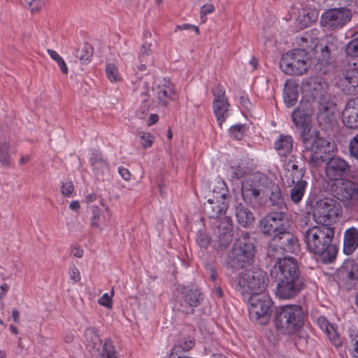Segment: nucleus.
Masks as SVG:
<instances>
[{"label":"nucleus","instance_id":"obj_1","mask_svg":"<svg viewBox=\"0 0 358 358\" xmlns=\"http://www.w3.org/2000/svg\"><path fill=\"white\" fill-rule=\"evenodd\" d=\"M304 88L310 93L303 97L299 105L292 113L294 124L300 129L303 141H308L306 137L310 131L312 117L315 107H317V118L320 121H327L334 114L335 104L331 96L327 92V84L319 77H310L304 84Z\"/></svg>","mask_w":358,"mask_h":358},{"label":"nucleus","instance_id":"obj_2","mask_svg":"<svg viewBox=\"0 0 358 358\" xmlns=\"http://www.w3.org/2000/svg\"><path fill=\"white\" fill-rule=\"evenodd\" d=\"M285 252L287 251L272 237L268 245L267 255L277 260L270 271L271 280L276 282L274 293L279 299L291 300L304 289L305 280L294 258H282Z\"/></svg>","mask_w":358,"mask_h":358},{"label":"nucleus","instance_id":"obj_3","mask_svg":"<svg viewBox=\"0 0 358 358\" xmlns=\"http://www.w3.org/2000/svg\"><path fill=\"white\" fill-rule=\"evenodd\" d=\"M302 239L310 252L319 256L322 262L328 264L336 259L337 249L333 245L334 229L327 224L303 228Z\"/></svg>","mask_w":358,"mask_h":358},{"label":"nucleus","instance_id":"obj_4","mask_svg":"<svg viewBox=\"0 0 358 358\" xmlns=\"http://www.w3.org/2000/svg\"><path fill=\"white\" fill-rule=\"evenodd\" d=\"M228 208V203L224 201L211 199L209 197L203 204V212L208 217L215 219L213 222L215 226L214 241L217 243L214 247L224 249L229 245L232 241V220L230 216H224L218 220L222 214L225 213Z\"/></svg>","mask_w":358,"mask_h":358},{"label":"nucleus","instance_id":"obj_5","mask_svg":"<svg viewBox=\"0 0 358 358\" xmlns=\"http://www.w3.org/2000/svg\"><path fill=\"white\" fill-rule=\"evenodd\" d=\"M267 273L259 268L248 269L232 278L231 285L244 298L262 293L267 286Z\"/></svg>","mask_w":358,"mask_h":358},{"label":"nucleus","instance_id":"obj_6","mask_svg":"<svg viewBox=\"0 0 358 358\" xmlns=\"http://www.w3.org/2000/svg\"><path fill=\"white\" fill-rule=\"evenodd\" d=\"M304 317V311L301 306H282L276 309L275 324L282 334H292L303 326Z\"/></svg>","mask_w":358,"mask_h":358},{"label":"nucleus","instance_id":"obj_7","mask_svg":"<svg viewBox=\"0 0 358 358\" xmlns=\"http://www.w3.org/2000/svg\"><path fill=\"white\" fill-rule=\"evenodd\" d=\"M255 253V240L248 232L241 236L234 244L232 251L226 260L227 268L236 270L250 264Z\"/></svg>","mask_w":358,"mask_h":358},{"label":"nucleus","instance_id":"obj_8","mask_svg":"<svg viewBox=\"0 0 358 358\" xmlns=\"http://www.w3.org/2000/svg\"><path fill=\"white\" fill-rule=\"evenodd\" d=\"M280 66L287 75L301 76L310 67L309 55L304 49H294L283 55Z\"/></svg>","mask_w":358,"mask_h":358},{"label":"nucleus","instance_id":"obj_9","mask_svg":"<svg viewBox=\"0 0 358 358\" xmlns=\"http://www.w3.org/2000/svg\"><path fill=\"white\" fill-rule=\"evenodd\" d=\"M248 298V313L251 320L266 324L271 313L273 301L268 295L256 294Z\"/></svg>","mask_w":358,"mask_h":358},{"label":"nucleus","instance_id":"obj_10","mask_svg":"<svg viewBox=\"0 0 358 358\" xmlns=\"http://www.w3.org/2000/svg\"><path fill=\"white\" fill-rule=\"evenodd\" d=\"M289 227L286 211L281 208L280 211H273L266 215L259 222L260 231L268 236L273 237L275 234Z\"/></svg>","mask_w":358,"mask_h":358},{"label":"nucleus","instance_id":"obj_11","mask_svg":"<svg viewBox=\"0 0 358 358\" xmlns=\"http://www.w3.org/2000/svg\"><path fill=\"white\" fill-rule=\"evenodd\" d=\"M341 206L336 200L324 198L317 201L313 209V216L318 222L327 224L336 222L341 215Z\"/></svg>","mask_w":358,"mask_h":358},{"label":"nucleus","instance_id":"obj_12","mask_svg":"<svg viewBox=\"0 0 358 358\" xmlns=\"http://www.w3.org/2000/svg\"><path fill=\"white\" fill-rule=\"evenodd\" d=\"M351 17V10L347 8H331L322 13L320 24L327 29H340L345 25Z\"/></svg>","mask_w":358,"mask_h":358},{"label":"nucleus","instance_id":"obj_13","mask_svg":"<svg viewBox=\"0 0 358 358\" xmlns=\"http://www.w3.org/2000/svg\"><path fill=\"white\" fill-rule=\"evenodd\" d=\"M178 292L179 310L187 315H192L194 308L199 306L203 299L201 292L198 288L188 287H180Z\"/></svg>","mask_w":358,"mask_h":358},{"label":"nucleus","instance_id":"obj_14","mask_svg":"<svg viewBox=\"0 0 358 358\" xmlns=\"http://www.w3.org/2000/svg\"><path fill=\"white\" fill-rule=\"evenodd\" d=\"M350 171L348 163L339 157L329 159L325 164V175L328 180V184L336 182L343 180Z\"/></svg>","mask_w":358,"mask_h":358},{"label":"nucleus","instance_id":"obj_15","mask_svg":"<svg viewBox=\"0 0 358 358\" xmlns=\"http://www.w3.org/2000/svg\"><path fill=\"white\" fill-rule=\"evenodd\" d=\"M330 191L338 200L343 202L356 201L358 199V185L349 180H337L331 183Z\"/></svg>","mask_w":358,"mask_h":358},{"label":"nucleus","instance_id":"obj_16","mask_svg":"<svg viewBox=\"0 0 358 358\" xmlns=\"http://www.w3.org/2000/svg\"><path fill=\"white\" fill-rule=\"evenodd\" d=\"M153 92L158 103L162 106H166L170 101L174 100L176 97L172 83L166 80L153 87Z\"/></svg>","mask_w":358,"mask_h":358},{"label":"nucleus","instance_id":"obj_17","mask_svg":"<svg viewBox=\"0 0 358 358\" xmlns=\"http://www.w3.org/2000/svg\"><path fill=\"white\" fill-rule=\"evenodd\" d=\"M355 63L348 64L345 71L340 78L341 85L344 87L343 89L348 93H355L358 87V71L355 68Z\"/></svg>","mask_w":358,"mask_h":358},{"label":"nucleus","instance_id":"obj_18","mask_svg":"<svg viewBox=\"0 0 358 358\" xmlns=\"http://www.w3.org/2000/svg\"><path fill=\"white\" fill-rule=\"evenodd\" d=\"M343 124L350 129H358V96L350 99L342 113Z\"/></svg>","mask_w":358,"mask_h":358},{"label":"nucleus","instance_id":"obj_19","mask_svg":"<svg viewBox=\"0 0 358 358\" xmlns=\"http://www.w3.org/2000/svg\"><path fill=\"white\" fill-rule=\"evenodd\" d=\"M286 227L284 231L275 234L273 238L289 253H293L298 249L297 238Z\"/></svg>","mask_w":358,"mask_h":358},{"label":"nucleus","instance_id":"obj_20","mask_svg":"<svg viewBox=\"0 0 358 358\" xmlns=\"http://www.w3.org/2000/svg\"><path fill=\"white\" fill-rule=\"evenodd\" d=\"M319 16V12L313 3L308 2L307 4L301 5V8L299 10L298 20L301 27H306L313 22H315Z\"/></svg>","mask_w":358,"mask_h":358},{"label":"nucleus","instance_id":"obj_21","mask_svg":"<svg viewBox=\"0 0 358 358\" xmlns=\"http://www.w3.org/2000/svg\"><path fill=\"white\" fill-rule=\"evenodd\" d=\"M241 194L245 202L254 208L259 205L260 192L257 187L249 181L243 182L241 188Z\"/></svg>","mask_w":358,"mask_h":358},{"label":"nucleus","instance_id":"obj_22","mask_svg":"<svg viewBox=\"0 0 358 358\" xmlns=\"http://www.w3.org/2000/svg\"><path fill=\"white\" fill-rule=\"evenodd\" d=\"M213 108L218 125L222 128L223 123L229 116L230 104L229 101L228 99H214Z\"/></svg>","mask_w":358,"mask_h":358},{"label":"nucleus","instance_id":"obj_23","mask_svg":"<svg viewBox=\"0 0 358 358\" xmlns=\"http://www.w3.org/2000/svg\"><path fill=\"white\" fill-rule=\"evenodd\" d=\"M358 246V230L355 227L347 229L344 234L343 251L352 254Z\"/></svg>","mask_w":358,"mask_h":358},{"label":"nucleus","instance_id":"obj_24","mask_svg":"<svg viewBox=\"0 0 358 358\" xmlns=\"http://www.w3.org/2000/svg\"><path fill=\"white\" fill-rule=\"evenodd\" d=\"M278 154L282 157H287L292 151L293 138L291 136L280 135L274 143Z\"/></svg>","mask_w":358,"mask_h":358},{"label":"nucleus","instance_id":"obj_25","mask_svg":"<svg viewBox=\"0 0 358 358\" xmlns=\"http://www.w3.org/2000/svg\"><path fill=\"white\" fill-rule=\"evenodd\" d=\"M236 217L239 224L244 227H250L255 221L253 213L242 203L236 206Z\"/></svg>","mask_w":358,"mask_h":358},{"label":"nucleus","instance_id":"obj_26","mask_svg":"<svg viewBox=\"0 0 358 358\" xmlns=\"http://www.w3.org/2000/svg\"><path fill=\"white\" fill-rule=\"evenodd\" d=\"M298 97V86L294 85H289L286 83L283 91V99L285 105L287 107L294 106L297 102Z\"/></svg>","mask_w":358,"mask_h":358},{"label":"nucleus","instance_id":"obj_27","mask_svg":"<svg viewBox=\"0 0 358 358\" xmlns=\"http://www.w3.org/2000/svg\"><path fill=\"white\" fill-rule=\"evenodd\" d=\"M97 358H119L118 353L110 338L104 340Z\"/></svg>","mask_w":358,"mask_h":358},{"label":"nucleus","instance_id":"obj_28","mask_svg":"<svg viewBox=\"0 0 358 358\" xmlns=\"http://www.w3.org/2000/svg\"><path fill=\"white\" fill-rule=\"evenodd\" d=\"M90 163L93 167L94 171L97 173L99 171L103 172L105 170H108V165L106 160L103 157L100 152H92L90 158Z\"/></svg>","mask_w":358,"mask_h":358},{"label":"nucleus","instance_id":"obj_29","mask_svg":"<svg viewBox=\"0 0 358 358\" xmlns=\"http://www.w3.org/2000/svg\"><path fill=\"white\" fill-rule=\"evenodd\" d=\"M308 182L306 180L299 181L290 189V198L294 203H298L301 201L304 196Z\"/></svg>","mask_w":358,"mask_h":358},{"label":"nucleus","instance_id":"obj_30","mask_svg":"<svg viewBox=\"0 0 358 358\" xmlns=\"http://www.w3.org/2000/svg\"><path fill=\"white\" fill-rule=\"evenodd\" d=\"M305 173V169H301L294 171H286L284 173V180L285 182L291 186L299 181H303L302 178Z\"/></svg>","mask_w":358,"mask_h":358},{"label":"nucleus","instance_id":"obj_31","mask_svg":"<svg viewBox=\"0 0 358 358\" xmlns=\"http://www.w3.org/2000/svg\"><path fill=\"white\" fill-rule=\"evenodd\" d=\"M329 156L322 152H310L308 163L311 168L317 169L325 162L328 161Z\"/></svg>","mask_w":358,"mask_h":358},{"label":"nucleus","instance_id":"obj_32","mask_svg":"<svg viewBox=\"0 0 358 358\" xmlns=\"http://www.w3.org/2000/svg\"><path fill=\"white\" fill-rule=\"evenodd\" d=\"M329 148V143L324 138L315 136L312 142L310 152H322L327 155Z\"/></svg>","mask_w":358,"mask_h":358},{"label":"nucleus","instance_id":"obj_33","mask_svg":"<svg viewBox=\"0 0 358 358\" xmlns=\"http://www.w3.org/2000/svg\"><path fill=\"white\" fill-rule=\"evenodd\" d=\"M73 55L82 63L86 64L91 60L92 56V48L89 44H85L81 49H76Z\"/></svg>","mask_w":358,"mask_h":358},{"label":"nucleus","instance_id":"obj_34","mask_svg":"<svg viewBox=\"0 0 358 358\" xmlns=\"http://www.w3.org/2000/svg\"><path fill=\"white\" fill-rule=\"evenodd\" d=\"M227 189L224 181H217V185L213 189V197L211 199H219L221 201L226 200Z\"/></svg>","mask_w":358,"mask_h":358},{"label":"nucleus","instance_id":"obj_35","mask_svg":"<svg viewBox=\"0 0 358 358\" xmlns=\"http://www.w3.org/2000/svg\"><path fill=\"white\" fill-rule=\"evenodd\" d=\"M9 143L4 142L0 145V163L3 166H11V159L9 154Z\"/></svg>","mask_w":358,"mask_h":358},{"label":"nucleus","instance_id":"obj_36","mask_svg":"<svg viewBox=\"0 0 358 358\" xmlns=\"http://www.w3.org/2000/svg\"><path fill=\"white\" fill-rule=\"evenodd\" d=\"M346 348L354 357H358V334L351 333L346 341Z\"/></svg>","mask_w":358,"mask_h":358},{"label":"nucleus","instance_id":"obj_37","mask_svg":"<svg viewBox=\"0 0 358 358\" xmlns=\"http://www.w3.org/2000/svg\"><path fill=\"white\" fill-rule=\"evenodd\" d=\"M85 337L87 343L92 348H94L95 345L100 341L97 331L93 327H88L85 329Z\"/></svg>","mask_w":358,"mask_h":358},{"label":"nucleus","instance_id":"obj_38","mask_svg":"<svg viewBox=\"0 0 358 358\" xmlns=\"http://www.w3.org/2000/svg\"><path fill=\"white\" fill-rule=\"evenodd\" d=\"M48 53L57 62L62 73L66 75L69 73V69L63 58L53 50L48 49Z\"/></svg>","mask_w":358,"mask_h":358},{"label":"nucleus","instance_id":"obj_39","mask_svg":"<svg viewBox=\"0 0 358 358\" xmlns=\"http://www.w3.org/2000/svg\"><path fill=\"white\" fill-rule=\"evenodd\" d=\"M269 201L272 205H277L281 200L282 194L280 188L278 185L273 184L270 187Z\"/></svg>","mask_w":358,"mask_h":358},{"label":"nucleus","instance_id":"obj_40","mask_svg":"<svg viewBox=\"0 0 358 358\" xmlns=\"http://www.w3.org/2000/svg\"><path fill=\"white\" fill-rule=\"evenodd\" d=\"M106 73L107 78L111 82H117L120 79L118 69L113 64H108L106 67Z\"/></svg>","mask_w":358,"mask_h":358},{"label":"nucleus","instance_id":"obj_41","mask_svg":"<svg viewBox=\"0 0 358 358\" xmlns=\"http://www.w3.org/2000/svg\"><path fill=\"white\" fill-rule=\"evenodd\" d=\"M92 216L91 217V226L101 230L102 228L99 224L101 220V210L98 206H94L92 207Z\"/></svg>","mask_w":358,"mask_h":358},{"label":"nucleus","instance_id":"obj_42","mask_svg":"<svg viewBox=\"0 0 358 358\" xmlns=\"http://www.w3.org/2000/svg\"><path fill=\"white\" fill-rule=\"evenodd\" d=\"M151 43L148 41H145L141 45L140 53L138 58L141 62H147L149 56L151 55Z\"/></svg>","mask_w":358,"mask_h":358},{"label":"nucleus","instance_id":"obj_43","mask_svg":"<svg viewBox=\"0 0 358 358\" xmlns=\"http://www.w3.org/2000/svg\"><path fill=\"white\" fill-rule=\"evenodd\" d=\"M247 127L245 124H235L230 127V134L237 140L243 138Z\"/></svg>","mask_w":358,"mask_h":358},{"label":"nucleus","instance_id":"obj_44","mask_svg":"<svg viewBox=\"0 0 358 358\" xmlns=\"http://www.w3.org/2000/svg\"><path fill=\"white\" fill-rule=\"evenodd\" d=\"M345 52L350 57H355L358 56V37L346 45Z\"/></svg>","mask_w":358,"mask_h":358},{"label":"nucleus","instance_id":"obj_45","mask_svg":"<svg viewBox=\"0 0 358 358\" xmlns=\"http://www.w3.org/2000/svg\"><path fill=\"white\" fill-rule=\"evenodd\" d=\"M139 138L141 140V144L145 148L152 146L153 143V136L149 132L141 131L138 134Z\"/></svg>","mask_w":358,"mask_h":358},{"label":"nucleus","instance_id":"obj_46","mask_svg":"<svg viewBox=\"0 0 358 358\" xmlns=\"http://www.w3.org/2000/svg\"><path fill=\"white\" fill-rule=\"evenodd\" d=\"M349 152L352 157L358 160V134L350 140Z\"/></svg>","mask_w":358,"mask_h":358},{"label":"nucleus","instance_id":"obj_47","mask_svg":"<svg viewBox=\"0 0 358 358\" xmlns=\"http://www.w3.org/2000/svg\"><path fill=\"white\" fill-rule=\"evenodd\" d=\"M230 172L233 178L239 179L245 175V170L243 166L235 164L230 167Z\"/></svg>","mask_w":358,"mask_h":358},{"label":"nucleus","instance_id":"obj_48","mask_svg":"<svg viewBox=\"0 0 358 358\" xmlns=\"http://www.w3.org/2000/svg\"><path fill=\"white\" fill-rule=\"evenodd\" d=\"M285 171H294L297 169H303L298 164V162L294 156H292L287 161L284 163Z\"/></svg>","mask_w":358,"mask_h":358},{"label":"nucleus","instance_id":"obj_49","mask_svg":"<svg viewBox=\"0 0 358 358\" xmlns=\"http://www.w3.org/2000/svg\"><path fill=\"white\" fill-rule=\"evenodd\" d=\"M317 322L320 328L327 334H330L331 331L333 329V326L324 317H319Z\"/></svg>","mask_w":358,"mask_h":358},{"label":"nucleus","instance_id":"obj_50","mask_svg":"<svg viewBox=\"0 0 358 358\" xmlns=\"http://www.w3.org/2000/svg\"><path fill=\"white\" fill-rule=\"evenodd\" d=\"M321 0H320V2ZM324 2L327 3V6L331 8H340L346 6L349 4L352 0H323Z\"/></svg>","mask_w":358,"mask_h":358},{"label":"nucleus","instance_id":"obj_51","mask_svg":"<svg viewBox=\"0 0 358 358\" xmlns=\"http://www.w3.org/2000/svg\"><path fill=\"white\" fill-rule=\"evenodd\" d=\"M62 194L65 196L70 197L72 196L74 191V185L72 182H66L61 186Z\"/></svg>","mask_w":358,"mask_h":358},{"label":"nucleus","instance_id":"obj_52","mask_svg":"<svg viewBox=\"0 0 358 358\" xmlns=\"http://www.w3.org/2000/svg\"><path fill=\"white\" fill-rule=\"evenodd\" d=\"M215 11V6L213 4L208 3L201 6L200 10L201 19L202 22H206V16L208 14L212 13Z\"/></svg>","mask_w":358,"mask_h":358},{"label":"nucleus","instance_id":"obj_53","mask_svg":"<svg viewBox=\"0 0 358 358\" xmlns=\"http://www.w3.org/2000/svg\"><path fill=\"white\" fill-rule=\"evenodd\" d=\"M214 96V99H228L225 96V90L221 85H217L212 90Z\"/></svg>","mask_w":358,"mask_h":358},{"label":"nucleus","instance_id":"obj_54","mask_svg":"<svg viewBox=\"0 0 358 358\" xmlns=\"http://www.w3.org/2000/svg\"><path fill=\"white\" fill-rule=\"evenodd\" d=\"M111 297L112 296H109L108 294L105 293L104 294H103L102 296H101L99 299V300H98L99 304L102 306L106 307L108 308H112V298Z\"/></svg>","mask_w":358,"mask_h":358},{"label":"nucleus","instance_id":"obj_55","mask_svg":"<svg viewBox=\"0 0 358 358\" xmlns=\"http://www.w3.org/2000/svg\"><path fill=\"white\" fill-rule=\"evenodd\" d=\"M178 30H189L194 31L196 34H199V28L196 26H194L189 24H182L181 25H177L175 29V31Z\"/></svg>","mask_w":358,"mask_h":358},{"label":"nucleus","instance_id":"obj_56","mask_svg":"<svg viewBox=\"0 0 358 358\" xmlns=\"http://www.w3.org/2000/svg\"><path fill=\"white\" fill-rule=\"evenodd\" d=\"M25 1L29 5L32 12L38 11L43 6V3L39 0H25Z\"/></svg>","mask_w":358,"mask_h":358},{"label":"nucleus","instance_id":"obj_57","mask_svg":"<svg viewBox=\"0 0 358 358\" xmlns=\"http://www.w3.org/2000/svg\"><path fill=\"white\" fill-rule=\"evenodd\" d=\"M69 275L70 278L75 282L80 280V271L76 266L69 268Z\"/></svg>","mask_w":358,"mask_h":358},{"label":"nucleus","instance_id":"obj_58","mask_svg":"<svg viewBox=\"0 0 358 358\" xmlns=\"http://www.w3.org/2000/svg\"><path fill=\"white\" fill-rule=\"evenodd\" d=\"M141 110V111L138 112V116L139 117V118L143 119L146 115L149 110V105L147 103L146 101H144L143 102Z\"/></svg>","mask_w":358,"mask_h":358},{"label":"nucleus","instance_id":"obj_59","mask_svg":"<svg viewBox=\"0 0 358 358\" xmlns=\"http://www.w3.org/2000/svg\"><path fill=\"white\" fill-rule=\"evenodd\" d=\"M118 172L121 177L125 180H129L131 178V173L129 170L124 167H119Z\"/></svg>","mask_w":358,"mask_h":358},{"label":"nucleus","instance_id":"obj_60","mask_svg":"<svg viewBox=\"0 0 358 358\" xmlns=\"http://www.w3.org/2000/svg\"><path fill=\"white\" fill-rule=\"evenodd\" d=\"M322 60L324 62H329L330 61V50H329V48L328 45H325L322 49Z\"/></svg>","mask_w":358,"mask_h":358},{"label":"nucleus","instance_id":"obj_61","mask_svg":"<svg viewBox=\"0 0 358 358\" xmlns=\"http://www.w3.org/2000/svg\"><path fill=\"white\" fill-rule=\"evenodd\" d=\"M71 253L74 257L81 258L83 255V250L79 246L73 245L71 248Z\"/></svg>","mask_w":358,"mask_h":358},{"label":"nucleus","instance_id":"obj_62","mask_svg":"<svg viewBox=\"0 0 358 358\" xmlns=\"http://www.w3.org/2000/svg\"><path fill=\"white\" fill-rule=\"evenodd\" d=\"M194 346V342L191 340L184 341L180 347L183 350L187 351Z\"/></svg>","mask_w":358,"mask_h":358},{"label":"nucleus","instance_id":"obj_63","mask_svg":"<svg viewBox=\"0 0 358 358\" xmlns=\"http://www.w3.org/2000/svg\"><path fill=\"white\" fill-rule=\"evenodd\" d=\"M158 187H159V193H160V195L164 198L167 195V188H166V186L163 184V183H159L158 185Z\"/></svg>","mask_w":358,"mask_h":358},{"label":"nucleus","instance_id":"obj_64","mask_svg":"<svg viewBox=\"0 0 358 358\" xmlns=\"http://www.w3.org/2000/svg\"><path fill=\"white\" fill-rule=\"evenodd\" d=\"M8 288V285L5 282L0 286V299H2L5 296Z\"/></svg>","mask_w":358,"mask_h":358}]
</instances>
